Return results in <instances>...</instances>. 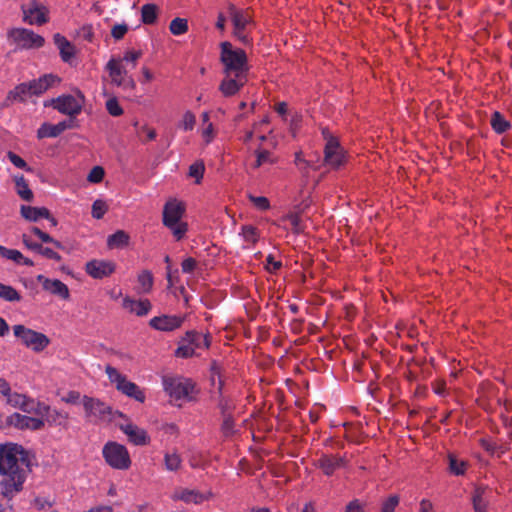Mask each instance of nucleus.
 Masks as SVG:
<instances>
[{"label":"nucleus","instance_id":"28","mask_svg":"<svg viewBox=\"0 0 512 512\" xmlns=\"http://www.w3.org/2000/svg\"><path fill=\"white\" fill-rule=\"evenodd\" d=\"M22 217L26 220L36 222L40 218L49 219V210L47 208H37L32 206L22 205L20 208Z\"/></svg>","mask_w":512,"mask_h":512},{"label":"nucleus","instance_id":"35","mask_svg":"<svg viewBox=\"0 0 512 512\" xmlns=\"http://www.w3.org/2000/svg\"><path fill=\"white\" fill-rule=\"evenodd\" d=\"M158 8L155 4H145L141 7V21L151 25L157 20Z\"/></svg>","mask_w":512,"mask_h":512},{"label":"nucleus","instance_id":"48","mask_svg":"<svg viewBox=\"0 0 512 512\" xmlns=\"http://www.w3.org/2000/svg\"><path fill=\"white\" fill-rule=\"evenodd\" d=\"M399 504V497L397 495H391L386 499L381 507V512H394L395 508Z\"/></svg>","mask_w":512,"mask_h":512},{"label":"nucleus","instance_id":"16","mask_svg":"<svg viewBox=\"0 0 512 512\" xmlns=\"http://www.w3.org/2000/svg\"><path fill=\"white\" fill-rule=\"evenodd\" d=\"M75 127V121L73 119L63 120L57 124L43 123L37 130V137L43 138H55L61 135L67 129Z\"/></svg>","mask_w":512,"mask_h":512},{"label":"nucleus","instance_id":"25","mask_svg":"<svg viewBox=\"0 0 512 512\" xmlns=\"http://www.w3.org/2000/svg\"><path fill=\"white\" fill-rule=\"evenodd\" d=\"M54 44L59 49L60 57L62 61L70 63L75 57V47L67 40L63 35L56 33L53 37Z\"/></svg>","mask_w":512,"mask_h":512},{"label":"nucleus","instance_id":"19","mask_svg":"<svg viewBox=\"0 0 512 512\" xmlns=\"http://www.w3.org/2000/svg\"><path fill=\"white\" fill-rule=\"evenodd\" d=\"M37 281L42 284V287L45 291H48L53 295L59 296L65 300L70 296L67 285L58 279H49L43 275H38Z\"/></svg>","mask_w":512,"mask_h":512},{"label":"nucleus","instance_id":"52","mask_svg":"<svg viewBox=\"0 0 512 512\" xmlns=\"http://www.w3.org/2000/svg\"><path fill=\"white\" fill-rule=\"evenodd\" d=\"M128 31V26L126 24H116L111 29V36L115 40H121Z\"/></svg>","mask_w":512,"mask_h":512},{"label":"nucleus","instance_id":"33","mask_svg":"<svg viewBox=\"0 0 512 512\" xmlns=\"http://www.w3.org/2000/svg\"><path fill=\"white\" fill-rule=\"evenodd\" d=\"M486 488L477 487L472 496V502L475 512H485L487 507Z\"/></svg>","mask_w":512,"mask_h":512},{"label":"nucleus","instance_id":"37","mask_svg":"<svg viewBox=\"0 0 512 512\" xmlns=\"http://www.w3.org/2000/svg\"><path fill=\"white\" fill-rule=\"evenodd\" d=\"M221 432L224 437L232 436L236 430L234 428V419L229 412L223 410V422L221 424Z\"/></svg>","mask_w":512,"mask_h":512},{"label":"nucleus","instance_id":"49","mask_svg":"<svg viewBox=\"0 0 512 512\" xmlns=\"http://www.w3.org/2000/svg\"><path fill=\"white\" fill-rule=\"evenodd\" d=\"M205 167L201 162H195L189 167V176L196 179V182H199V179L202 178Z\"/></svg>","mask_w":512,"mask_h":512},{"label":"nucleus","instance_id":"44","mask_svg":"<svg viewBox=\"0 0 512 512\" xmlns=\"http://www.w3.org/2000/svg\"><path fill=\"white\" fill-rule=\"evenodd\" d=\"M138 282L143 292H149L153 285L152 273L148 270L142 271L138 276Z\"/></svg>","mask_w":512,"mask_h":512},{"label":"nucleus","instance_id":"18","mask_svg":"<svg viewBox=\"0 0 512 512\" xmlns=\"http://www.w3.org/2000/svg\"><path fill=\"white\" fill-rule=\"evenodd\" d=\"M119 427L134 445L142 446L150 441L147 432L133 423L121 424Z\"/></svg>","mask_w":512,"mask_h":512},{"label":"nucleus","instance_id":"12","mask_svg":"<svg viewBox=\"0 0 512 512\" xmlns=\"http://www.w3.org/2000/svg\"><path fill=\"white\" fill-rule=\"evenodd\" d=\"M23 20L30 25H42L48 22V10L36 0H31L27 5H22Z\"/></svg>","mask_w":512,"mask_h":512},{"label":"nucleus","instance_id":"40","mask_svg":"<svg viewBox=\"0 0 512 512\" xmlns=\"http://www.w3.org/2000/svg\"><path fill=\"white\" fill-rule=\"evenodd\" d=\"M0 298L9 302L21 300V296L12 286L2 283H0Z\"/></svg>","mask_w":512,"mask_h":512},{"label":"nucleus","instance_id":"6","mask_svg":"<svg viewBox=\"0 0 512 512\" xmlns=\"http://www.w3.org/2000/svg\"><path fill=\"white\" fill-rule=\"evenodd\" d=\"M322 134L326 140L324 147V164L331 169H339L347 162V155L338 139L332 136L328 129H323Z\"/></svg>","mask_w":512,"mask_h":512},{"label":"nucleus","instance_id":"27","mask_svg":"<svg viewBox=\"0 0 512 512\" xmlns=\"http://www.w3.org/2000/svg\"><path fill=\"white\" fill-rule=\"evenodd\" d=\"M32 92L29 82H23L17 85L7 95V101L25 102L29 97H32Z\"/></svg>","mask_w":512,"mask_h":512},{"label":"nucleus","instance_id":"47","mask_svg":"<svg viewBox=\"0 0 512 512\" xmlns=\"http://www.w3.org/2000/svg\"><path fill=\"white\" fill-rule=\"evenodd\" d=\"M7 158L9 159V161L15 167L20 168V169H24V170H27V171L30 170V168L28 167L26 161L23 158H21L19 155H17L16 153L9 151L7 153Z\"/></svg>","mask_w":512,"mask_h":512},{"label":"nucleus","instance_id":"7","mask_svg":"<svg viewBox=\"0 0 512 512\" xmlns=\"http://www.w3.org/2000/svg\"><path fill=\"white\" fill-rule=\"evenodd\" d=\"M13 333L24 346L36 353L42 352L50 344V339L45 334L21 324L13 326Z\"/></svg>","mask_w":512,"mask_h":512},{"label":"nucleus","instance_id":"14","mask_svg":"<svg viewBox=\"0 0 512 512\" xmlns=\"http://www.w3.org/2000/svg\"><path fill=\"white\" fill-rule=\"evenodd\" d=\"M164 389L171 397L182 399L193 390V383L187 379L164 378Z\"/></svg>","mask_w":512,"mask_h":512},{"label":"nucleus","instance_id":"39","mask_svg":"<svg viewBox=\"0 0 512 512\" xmlns=\"http://www.w3.org/2000/svg\"><path fill=\"white\" fill-rule=\"evenodd\" d=\"M195 125H196V116L190 110H187L183 114L181 121L178 123V127L180 129H182L183 131H191L194 129Z\"/></svg>","mask_w":512,"mask_h":512},{"label":"nucleus","instance_id":"57","mask_svg":"<svg viewBox=\"0 0 512 512\" xmlns=\"http://www.w3.org/2000/svg\"><path fill=\"white\" fill-rule=\"evenodd\" d=\"M78 34L84 40L91 42L94 37L92 25H84L83 27L80 28Z\"/></svg>","mask_w":512,"mask_h":512},{"label":"nucleus","instance_id":"53","mask_svg":"<svg viewBox=\"0 0 512 512\" xmlns=\"http://www.w3.org/2000/svg\"><path fill=\"white\" fill-rule=\"evenodd\" d=\"M142 56V52L141 51H134V50H130V51H127L123 58L120 59L121 62L122 61H125V62H128V63H131L133 67L136 66V63H137V60Z\"/></svg>","mask_w":512,"mask_h":512},{"label":"nucleus","instance_id":"51","mask_svg":"<svg viewBox=\"0 0 512 512\" xmlns=\"http://www.w3.org/2000/svg\"><path fill=\"white\" fill-rule=\"evenodd\" d=\"M249 200L260 210H266L270 207L269 200L264 196L249 194Z\"/></svg>","mask_w":512,"mask_h":512},{"label":"nucleus","instance_id":"41","mask_svg":"<svg viewBox=\"0 0 512 512\" xmlns=\"http://www.w3.org/2000/svg\"><path fill=\"white\" fill-rule=\"evenodd\" d=\"M448 460H449V469L451 471V473L455 474V475H463L465 473V469H466V462L462 461V460H458L456 458V456L450 454L448 456Z\"/></svg>","mask_w":512,"mask_h":512},{"label":"nucleus","instance_id":"42","mask_svg":"<svg viewBox=\"0 0 512 512\" xmlns=\"http://www.w3.org/2000/svg\"><path fill=\"white\" fill-rule=\"evenodd\" d=\"M256 154L255 167H260L265 164H274L276 162V158L268 150H258Z\"/></svg>","mask_w":512,"mask_h":512},{"label":"nucleus","instance_id":"56","mask_svg":"<svg viewBox=\"0 0 512 512\" xmlns=\"http://www.w3.org/2000/svg\"><path fill=\"white\" fill-rule=\"evenodd\" d=\"M242 235L248 242L255 243L257 241L256 229L252 226H244L242 229Z\"/></svg>","mask_w":512,"mask_h":512},{"label":"nucleus","instance_id":"34","mask_svg":"<svg viewBox=\"0 0 512 512\" xmlns=\"http://www.w3.org/2000/svg\"><path fill=\"white\" fill-rule=\"evenodd\" d=\"M174 499L182 500L186 503L199 504L203 502L206 497L196 490H182L181 492L174 495Z\"/></svg>","mask_w":512,"mask_h":512},{"label":"nucleus","instance_id":"63","mask_svg":"<svg viewBox=\"0 0 512 512\" xmlns=\"http://www.w3.org/2000/svg\"><path fill=\"white\" fill-rule=\"evenodd\" d=\"M267 261V269L270 271V272H275L276 270H278L280 267H281V262L280 261H275L274 257L272 255H269L266 259Z\"/></svg>","mask_w":512,"mask_h":512},{"label":"nucleus","instance_id":"54","mask_svg":"<svg viewBox=\"0 0 512 512\" xmlns=\"http://www.w3.org/2000/svg\"><path fill=\"white\" fill-rule=\"evenodd\" d=\"M194 347L190 344H183L176 350V355L182 358H188L194 354Z\"/></svg>","mask_w":512,"mask_h":512},{"label":"nucleus","instance_id":"26","mask_svg":"<svg viewBox=\"0 0 512 512\" xmlns=\"http://www.w3.org/2000/svg\"><path fill=\"white\" fill-rule=\"evenodd\" d=\"M344 464V458L337 455L324 454L318 460L319 467L326 475H332L335 470L342 467Z\"/></svg>","mask_w":512,"mask_h":512},{"label":"nucleus","instance_id":"46","mask_svg":"<svg viewBox=\"0 0 512 512\" xmlns=\"http://www.w3.org/2000/svg\"><path fill=\"white\" fill-rule=\"evenodd\" d=\"M107 211V204L102 200H96L92 205V216L101 219Z\"/></svg>","mask_w":512,"mask_h":512},{"label":"nucleus","instance_id":"10","mask_svg":"<svg viewBox=\"0 0 512 512\" xmlns=\"http://www.w3.org/2000/svg\"><path fill=\"white\" fill-rule=\"evenodd\" d=\"M8 37L13 40L19 49L40 48L44 45V38L25 28H14L8 32Z\"/></svg>","mask_w":512,"mask_h":512},{"label":"nucleus","instance_id":"62","mask_svg":"<svg viewBox=\"0 0 512 512\" xmlns=\"http://www.w3.org/2000/svg\"><path fill=\"white\" fill-rule=\"evenodd\" d=\"M312 203V200L310 197H306L301 203L295 204L293 209L295 212L301 214L303 213Z\"/></svg>","mask_w":512,"mask_h":512},{"label":"nucleus","instance_id":"11","mask_svg":"<svg viewBox=\"0 0 512 512\" xmlns=\"http://www.w3.org/2000/svg\"><path fill=\"white\" fill-rule=\"evenodd\" d=\"M4 427H14L19 430L37 431L44 427V420L20 413H13L6 417Z\"/></svg>","mask_w":512,"mask_h":512},{"label":"nucleus","instance_id":"21","mask_svg":"<svg viewBox=\"0 0 512 512\" xmlns=\"http://www.w3.org/2000/svg\"><path fill=\"white\" fill-rule=\"evenodd\" d=\"M60 82V78L54 74H45L38 79L29 81L33 96H40L50 87Z\"/></svg>","mask_w":512,"mask_h":512},{"label":"nucleus","instance_id":"59","mask_svg":"<svg viewBox=\"0 0 512 512\" xmlns=\"http://www.w3.org/2000/svg\"><path fill=\"white\" fill-rule=\"evenodd\" d=\"M39 253L49 259H53L56 261L61 260V256L57 252L53 251L52 249H50L48 247L41 246Z\"/></svg>","mask_w":512,"mask_h":512},{"label":"nucleus","instance_id":"50","mask_svg":"<svg viewBox=\"0 0 512 512\" xmlns=\"http://www.w3.org/2000/svg\"><path fill=\"white\" fill-rule=\"evenodd\" d=\"M104 174V169L101 166H95L89 172L87 179L89 182L98 183L103 179Z\"/></svg>","mask_w":512,"mask_h":512},{"label":"nucleus","instance_id":"60","mask_svg":"<svg viewBox=\"0 0 512 512\" xmlns=\"http://www.w3.org/2000/svg\"><path fill=\"white\" fill-rule=\"evenodd\" d=\"M15 183L17 187V192H32L29 189L28 184L23 176H16Z\"/></svg>","mask_w":512,"mask_h":512},{"label":"nucleus","instance_id":"36","mask_svg":"<svg viewBox=\"0 0 512 512\" xmlns=\"http://www.w3.org/2000/svg\"><path fill=\"white\" fill-rule=\"evenodd\" d=\"M182 459L176 451L167 452L164 455L165 468L168 471H177L181 467Z\"/></svg>","mask_w":512,"mask_h":512},{"label":"nucleus","instance_id":"30","mask_svg":"<svg viewBox=\"0 0 512 512\" xmlns=\"http://www.w3.org/2000/svg\"><path fill=\"white\" fill-rule=\"evenodd\" d=\"M129 242L130 236L124 230H118L107 238V246L110 249L125 248L129 245Z\"/></svg>","mask_w":512,"mask_h":512},{"label":"nucleus","instance_id":"20","mask_svg":"<svg viewBox=\"0 0 512 512\" xmlns=\"http://www.w3.org/2000/svg\"><path fill=\"white\" fill-rule=\"evenodd\" d=\"M7 404L11 405L14 408H18L21 411L31 414L35 413L37 408V403H35L32 399L28 398L26 395L11 392L6 397Z\"/></svg>","mask_w":512,"mask_h":512},{"label":"nucleus","instance_id":"38","mask_svg":"<svg viewBox=\"0 0 512 512\" xmlns=\"http://www.w3.org/2000/svg\"><path fill=\"white\" fill-rule=\"evenodd\" d=\"M170 32L175 35L179 36L187 32L188 30V23L187 20L184 18H174L169 25Z\"/></svg>","mask_w":512,"mask_h":512},{"label":"nucleus","instance_id":"64","mask_svg":"<svg viewBox=\"0 0 512 512\" xmlns=\"http://www.w3.org/2000/svg\"><path fill=\"white\" fill-rule=\"evenodd\" d=\"M345 512H364L363 507L358 500L351 501L345 509Z\"/></svg>","mask_w":512,"mask_h":512},{"label":"nucleus","instance_id":"24","mask_svg":"<svg viewBox=\"0 0 512 512\" xmlns=\"http://www.w3.org/2000/svg\"><path fill=\"white\" fill-rule=\"evenodd\" d=\"M246 83V76H225L220 84V91L226 97L235 95Z\"/></svg>","mask_w":512,"mask_h":512},{"label":"nucleus","instance_id":"15","mask_svg":"<svg viewBox=\"0 0 512 512\" xmlns=\"http://www.w3.org/2000/svg\"><path fill=\"white\" fill-rule=\"evenodd\" d=\"M106 69L109 72L113 84L122 87H134V81L127 75V71L121 65V60L112 58L108 61Z\"/></svg>","mask_w":512,"mask_h":512},{"label":"nucleus","instance_id":"45","mask_svg":"<svg viewBox=\"0 0 512 512\" xmlns=\"http://www.w3.org/2000/svg\"><path fill=\"white\" fill-rule=\"evenodd\" d=\"M106 109L108 113L114 117H118L123 114V109L116 98L107 100Z\"/></svg>","mask_w":512,"mask_h":512},{"label":"nucleus","instance_id":"3","mask_svg":"<svg viewBox=\"0 0 512 512\" xmlns=\"http://www.w3.org/2000/svg\"><path fill=\"white\" fill-rule=\"evenodd\" d=\"M185 211V203L176 198H170L164 205L163 224L172 231L177 240L187 232V224L181 222Z\"/></svg>","mask_w":512,"mask_h":512},{"label":"nucleus","instance_id":"4","mask_svg":"<svg viewBox=\"0 0 512 512\" xmlns=\"http://www.w3.org/2000/svg\"><path fill=\"white\" fill-rule=\"evenodd\" d=\"M82 404L86 418L93 423L111 422L115 416L123 417L119 411H114L111 406L97 398L84 396Z\"/></svg>","mask_w":512,"mask_h":512},{"label":"nucleus","instance_id":"29","mask_svg":"<svg viewBox=\"0 0 512 512\" xmlns=\"http://www.w3.org/2000/svg\"><path fill=\"white\" fill-rule=\"evenodd\" d=\"M123 305L125 308L129 309L130 312H133L138 316L146 315L151 309V303L147 299L134 301L126 298L124 299Z\"/></svg>","mask_w":512,"mask_h":512},{"label":"nucleus","instance_id":"31","mask_svg":"<svg viewBox=\"0 0 512 512\" xmlns=\"http://www.w3.org/2000/svg\"><path fill=\"white\" fill-rule=\"evenodd\" d=\"M490 125L497 134H503L511 129V123L499 111L492 113Z\"/></svg>","mask_w":512,"mask_h":512},{"label":"nucleus","instance_id":"55","mask_svg":"<svg viewBox=\"0 0 512 512\" xmlns=\"http://www.w3.org/2000/svg\"><path fill=\"white\" fill-rule=\"evenodd\" d=\"M300 214L293 211L287 215V219L290 220L292 226H293V232L294 233H300L302 232V228L300 226Z\"/></svg>","mask_w":512,"mask_h":512},{"label":"nucleus","instance_id":"8","mask_svg":"<svg viewBox=\"0 0 512 512\" xmlns=\"http://www.w3.org/2000/svg\"><path fill=\"white\" fill-rule=\"evenodd\" d=\"M105 372L110 382L115 384L118 391L136 401L144 402L145 395L143 391L135 383L129 381L126 376L122 375L116 368L107 365Z\"/></svg>","mask_w":512,"mask_h":512},{"label":"nucleus","instance_id":"1","mask_svg":"<svg viewBox=\"0 0 512 512\" xmlns=\"http://www.w3.org/2000/svg\"><path fill=\"white\" fill-rule=\"evenodd\" d=\"M28 452L19 444H0V493L10 500L22 491L31 471Z\"/></svg>","mask_w":512,"mask_h":512},{"label":"nucleus","instance_id":"32","mask_svg":"<svg viewBox=\"0 0 512 512\" xmlns=\"http://www.w3.org/2000/svg\"><path fill=\"white\" fill-rule=\"evenodd\" d=\"M184 341L190 343L195 348H208L210 342L207 336L200 334L196 331H188Z\"/></svg>","mask_w":512,"mask_h":512},{"label":"nucleus","instance_id":"61","mask_svg":"<svg viewBox=\"0 0 512 512\" xmlns=\"http://www.w3.org/2000/svg\"><path fill=\"white\" fill-rule=\"evenodd\" d=\"M213 131L214 128L212 123H208V125H206V128L203 129L202 131V136L207 144H209L214 137Z\"/></svg>","mask_w":512,"mask_h":512},{"label":"nucleus","instance_id":"22","mask_svg":"<svg viewBox=\"0 0 512 512\" xmlns=\"http://www.w3.org/2000/svg\"><path fill=\"white\" fill-rule=\"evenodd\" d=\"M227 13L232 21L233 27L237 30L246 29L251 21V16L248 11L238 9L232 3L228 4Z\"/></svg>","mask_w":512,"mask_h":512},{"label":"nucleus","instance_id":"23","mask_svg":"<svg viewBox=\"0 0 512 512\" xmlns=\"http://www.w3.org/2000/svg\"><path fill=\"white\" fill-rule=\"evenodd\" d=\"M183 322L182 317L163 315L154 317L150 320V325L156 330L172 331L181 326Z\"/></svg>","mask_w":512,"mask_h":512},{"label":"nucleus","instance_id":"17","mask_svg":"<svg viewBox=\"0 0 512 512\" xmlns=\"http://www.w3.org/2000/svg\"><path fill=\"white\" fill-rule=\"evenodd\" d=\"M115 270V264L112 261L91 260L86 263V272L95 279H102L109 276Z\"/></svg>","mask_w":512,"mask_h":512},{"label":"nucleus","instance_id":"5","mask_svg":"<svg viewBox=\"0 0 512 512\" xmlns=\"http://www.w3.org/2000/svg\"><path fill=\"white\" fill-rule=\"evenodd\" d=\"M84 103L85 96L80 90H76L75 94H63L45 102V106H52L61 114L74 120L81 113Z\"/></svg>","mask_w":512,"mask_h":512},{"label":"nucleus","instance_id":"2","mask_svg":"<svg viewBox=\"0 0 512 512\" xmlns=\"http://www.w3.org/2000/svg\"><path fill=\"white\" fill-rule=\"evenodd\" d=\"M220 48V61L223 64L225 76H246L249 70L246 52L243 49L234 48L227 41L222 42Z\"/></svg>","mask_w":512,"mask_h":512},{"label":"nucleus","instance_id":"43","mask_svg":"<svg viewBox=\"0 0 512 512\" xmlns=\"http://www.w3.org/2000/svg\"><path fill=\"white\" fill-rule=\"evenodd\" d=\"M0 255L3 258L12 260L18 264H20L21 260L24 259V256L22 255V253L20 251L15 250V249H8L2 245H0Z\"/></svg>","mask_w":512,"mask_h":512},{"label":"nucleus","instance_id":"13","mask_svg":"<svg viewBox=\"0 0 512 512\" xmlns=\"http://www.w3.org/2000/svg\"><path fill=\"white\" fill-rule=\"evenodd\" d=\"M35 414L41 416L44 423L46 422L49 426L67 427L69 415L64 411L52 409L50 406L38 402Z\"/></svg>","mask_w":512,"mask_h":512},{"label":"nucleus","instance_id":"58","mask_svg":"<svg viewBox=\"0 0 512 512\" xmlns=\"http://www.w3.org/2000/svg\"><path fill=\"white\" fill-rule=\"evenodd\" d=\"M197 266V261L194 258H186L183 260L181 267L184 273H192Z\"/></svg>","mask_w":512,"mask_h":512},{"label":"nucleus","instance_id":"9","mask_svg":"<svg viewBox=\"0 0 512 512\" xmlns=\"http://www.w3.org/2000/svg\"><path fill=\"white\" fill-rule=\"evenodd\" d=\"M103 457L114 469L126 470L131 465L130 455L124 445L108 442L103 448Z\"/></svg>","mask_w":512,"mask_h":512}]
</instances>
